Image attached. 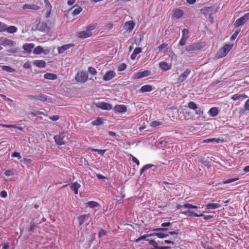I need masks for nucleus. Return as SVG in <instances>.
<instances>
[{
	"instance_id": "603ef678",
	"label": "nucleus",
	"mask_w": 249,
	"mask_h": 249,
	"mask_svg": "<svg viewBox=\"0 0 249 249\" xmlns=\"http://www.w3.org/2000/svg\"><path fill=\"white\" fill-rule=\"evenodd\" d=\"M168 236V234L162 232H158L157 237L159 238H164Z\"/></svg>"
},
{
	"instance_id": "2f4dec72",
	"label": "nucleus",
	"mask_w": 249,
	"mask_h": 249,
	"mask_svg": "<svg viewBox=\"0 0 249 249\" xmlns=\"http://www.w3.org/2000/svg\"><path fill=\"white\" fill-rule=\"evenodd\" d=\"M154 165L152 164H147L145 165H144L140 170V173L141 175H142V173L147 170L148 169H150V168L152 167Z\"/></svg>"
},
{
	"instance_id": "09e8293b",
	"label": "nucleus",
	"mask_w": 249,
	"mask_h": 249,
	"mask_svg": "<svg viewBox=\"0 0 249 249\" xmlns=\"http://www.w3.org/2000/svg\"><path fill=\"white\" fill-rule=\"evenodd\" d=\"M6 26V25L4 23L0 21V32H3L5 31Z\"/></svg>"
},
{
	"instance_id": "72a5a7b5",
	"label": "nucleus",
	"mask_w": 249,
	"mask_h": 249,
	"mask_svg": "<svg viewBox=\"0 0 249 249\" xmlns=\"http://www.w3.org/2000/svg\"><path fill=\"white\" fill-rule=\"evenodd\" d=\"M103 123V120L101 118H98L92 122L91 124L93 125H99Z\"/></svg>"
},
{
	"instance_id": "680f3d73",
	"label": "nucleus",
	"mask_w": 249,
	"mask_h": 249,
	"mask_svg": "<svg viewBox=\"0 0 249 249\" xmlns=\"http://www.w3.org/2000/svg\"><path fill=\"white\" fill-rule=\"evenodd\" d=\"M187 40V39L186 38L181 37V38L179 41V45L181 46H184L186 44Z\"/></svg>"
},
{
	"instance_id": "7c9ffc66",
	"label": "nucleus",
	"mask_w": 249,
	"mask_h": 249,
	"mask_svg": "<svg viewBox=\"0 0 249 249\" xmlns=\"http://www.w3.org/2000/svg\"><path fill=\"white\" fill-rule=\"evenodd\" d=\"M6 31L10 34H13L17 32L18 29L15 26H10L8 27L6 26Z\"/></svg>"
},
{
	"instance_id": "c03bdc74",
	"label": "nucleus",
	"mask_w": 249,
	"mask_h": 249,
	"mask_svg": "<svg viewBox=\"0 0 249 249\" xmlns=\"http://www.w3.org/2000/svg\"><path fill=\"white\" fill-rule=\"evenodd\" d=\"M215 142L217 143H219L220 142L219 139H216V138H212V139H208L204 140L203 142Z\"/></svg>"
},
{
	"instance_id": "79ce46f5",
	"label": "nucleus",
	"mask_w": 249,
	"mask_h": 249,
	"mask_svg": "<svg viewBox=\"0 0 249 249\" xmlns=\"http://www.w3.org/2000/svg\"><path fill=\"white\" fill-rule=\"evenodd\" d=\"M96 27V24H89L88 25L86 28V30L88 31V32H91V31L93 30H94Z\"/></svg>"
},
{
	"instance_id": "69168bd1",
	"label": "nucleus",
	"mask_w": 249,
	"mask_h": 249,
	"mask_svg": "<svg viewBox=\"0 0 249 249\" xmlns=\"http://www.w3.org/2000/svg\"><path fill=\"white\" fill-rule=\"evenodd\" d=\"M131 156L132 157V161L136 163L137 165H139V164H140L139 160L134 156H133L132 155H131Z\"/></svg>"
},
{
	"instance_id": "4be33fe9",
	"label": "nucleus",
	"mask_w": 249,
	"mask_h": 249,
	"mask_svg": "<svg viewBox=\"0 0 249 249\" xmlns=\"http://www.w3.org/2000/svg\"><path fill=\"white\" fill-rule=\"evenodd\" d=\"M219 110L217 107H213L210 109L208 114L211 117H215L217 115Z\"/></svg>"
},
{
	"instance_id": "c85d7f7f",
	"label": "nucleus",
	"mask_w": 249,
	"mask_h": 249,
	"mask_svg": "<svg viewBox=\"0 0 249 249\" xmlns=\"http://www.w3.org/2000/svg\"><path fill=\"white\" fill-rule=\"evenodd\" d=\"M44 78L46 79L53 80L57 78V75L53 73H46L44 75Z\"/></svg>"
},
{
	"instance_id": "9d476101",
	"label": "nucleus",
	"mask_w": 249,
	"mask_h": 249,
	"mask_svg": "<svg viewBox=\"0 0 249 249\" xmlns=\"http://www.w3.org/2000/svg\"><path fill=\"white\" fill-rule=\"evenodd\" d=\"M151 71L149 70H145L142 71H139L135 74L134 78L135 79H140L144 77L149 76L150 74Z\"/></svg>"
},
{
	"instance_id": "49530a36",
	"label": "nucleus",
	"mask_w": 249,
	"mask_h": 249,
	"mask_svg": "<svg viewBox=\"0 0 249 249\" xmlns=\"http://www.w3.org/2000/svg\"><path fill=\"white\" fill-rule=\"evenodd\" d=\"M240 29L235 31V32L232 34V35L231 37L230 40L231 41H233V40H235V38H236V37L240 33Z\"/></svg>"
},
{
	"instance_id": "3c124183",
	"label": "nucleus",
	"mask_w": 249,
	"mask_h": 249,
	"mask_svg": "<svg viewBox=\"0 0 249 249\" xmlns=\"http://www.w3.org/2000/svg\"><path fill=\"white\" fill-rule=\"evenodd\" d=\"M199 215H201V217H203V218L206 220H210L213 217V216L211 215H204L202 213L199 214Z\"/></svg>"
},
{
	"instance_id": "20e7f679",
	"label": "nucleus",
	"mask_w": 249,
	"mask_h": 249,
	"mask_svg": "<svg viewBox=\"0 0 249 249\" xmlns=\"http://www.w3.org/2000/svg\"><path fill=\"white\" fill-rule=\"evenodd\" d=\"M88 79V74L87 72L82 71L78 72L75 76V79L78 82L84 83Z\"/></svg>"
},
{
	"instance_id": "f03ea898",
	"label": "nucleus",
	"mask_w": 249,
	"mask_h": 249,
	"mask_svg": "<svg viewBox=\"0 0 249 249\" xmlns=\"http://www.w3.org/2000/svg\"><path fill=\"white\" fill-rule=\"evenodd\" d=\"M249 20V12L245 14L244 16L236 19L234 25L235 27H237L244 24L247 21Z\"/></svg>"
},
{
	"instance_id": "a878e982",
	"label": "nucleus",
	"mask_w": 249,
	"mask_h": 249,
	"mask_svg": "<svg viewBox=\"0 0 249 249\" xmlns=\"http://www.w3.org/2000/svg\"><path fill=\"white\" fill-rule=\"evenodd\" d=\"M153 89V87L152 86L149 85H144L141 87L140 91L141 92H150L152 91Z\"/></svg>"
},
{
	"instance_id": "aec40b11",
	"label": "nucleus",
	"mask_w": 249,
	"mask_h": 249,
	"mask_svg": "<svg viewBox=\"0 0 249 249\" xmlns=\"http://www.w3.org/2000/svg\"><path fill=\"white\" fill-rule=\"evenodd\" d=\"M135 23L133 21H128L125 22V27L127 31L131 32L134 28Z\"/></svg>"
},
{
	"instance_id": "052dcab7",
	"label": "nucleus",
	"mask_w": 249,
	"mask_h": 249,
	"mask_svg": "<svg viewBox=\"0 0 249 249\" xmlns=\"http://www.w3.org/2000/svg\"><path fill=\"white\" fill-rule=\"evenodd\" d=\"M4 174L6 176H11L14 175V172L11 170H7L5 172Z\"/></svg>"
},
{
	"instance_id": "c9c22d12",
	"label": "nucleus",
	"mask_w": 249,
	"mask_h": 249,
	"mask_svg": "<svg viewBox=\"0 0 249 249\" xmlns=\"http://www.w3.org/2000/svg\"><path fill=\"white\" fill-rule=\"evenodd\" d=\"M43 52V49L41 46H37L34 49V53L36 54H40Z\"/></svg>"
},
{
	"instance_id": "864d4df0",
	"label": "nucleus",
	"mask_w": 249,
	"mask_h": 249,
	"mask_svg": "<svg viewBox=\"0 0 249 249\" xmlns=\"http://www.w3.org/2000/svg\"><path fill=\"white\" fill-rule=\"evenodd\" d=\"M238 178H231V179H227V180H226L225 181H224L223 182V184H228V183H231L232 182H234L237 180H238Z\"/></svg>"
},
{
	"instance_id": "bb28decb",
	"label": "nucleus",
	"mask_w": 249,
	"mask_h": 249,
	"mask_svg": "<svg viewBox=\"0 0 249 249\" xmlns=\"http://www.w3.org/2000/svg\"><path fill=\"white\" fill-rule=\"evenodd\" d=\"M141 52H142L141 48H140V47L136 48L134 49L133 53L131 54V55L130 56L131 59L132 60L135 59L137 55L139 53H141Z\"/></svg>"
},
{
	"instance_id": "de8ad7c7",
	"label": "nucleus",
	"mask_w": 249,
	"mask_h": 249,
	"mask_svg": "<svg viewBox=\"0 0 249 249\" xmlns=\"http://www.w3.org/2000/svg\"><path fill=\"white\" fill-rule=\"evenodd\" d=\"M195 113L196 114L199 116L202 115L203 114V109L202 108L197 107L195 110Z\"/></svg>"
},
{
	"instance_id": "473e14b6",
	"label": "nucleus",
	"mask_w": 249,
	"mask_h": 249,
	"mask_svg": "<svg viewBox=\"0 0 249 249\" xmlns=\"http://www.w3.org/2000/svg\"><path fill=\"white\" fill-rule=\"evenodd\" d=\"M35 98L41 101H46L47 99V96L45 94H40L35 96Z\"/></svg>"
},
{
	"instance_id": "6e6552de",
	"label": "nucleus",
	"mask_w": 249,
	"mask_h": 249,
	"mask_svg": "<svg viewBox=\"0 0 249 249\" xmlns=\"http://www.w3.org/2000/svg\"><path fill=\"white\" fill-rule=\"evenodd\" d=\"M190 72V70L187 69L178 78V82L179 83L183 82L187 78Z\"/></svg>"
},
{
	"instance_id": "6e6d98bb",
	"label": "nucleus",
	"mask_w": 249,
	"mask_h": 249,
	"mask_svg": "<svg viewBox=\"0 0 249 249\" xmlns=\"http://www.w3.org/2000/svg\"><path fill=\"white\" fill-rule=\"evenodd\" d=\"M12 157L17 158L18 159H20L21 157L19 153L18 152H14L11 155Z\"/></svg>"
},
{
	"instance_id": "f257e3e1",
	"label": "nucleus",
	"mask_w": 249,
	"mask_h": 249,
	"mask_svg": "<svg viewBox=\"0 0 249 249\" xmlns=\"http://www.w3.org/2000/svg\"><path fill=\"white\" fill-rule=\"evenodd\" d=\"M232 45L226 44L222 47L216 53V57L218 58L225 56L232 48Z\"/></svg>"
},
{
	"instance_id": "cd10ccee",
	"label": "nucleus",
	"mask_w": 249,
	"mask_h": 249,
	"mask_svg": "<svg viewBox=\"0 0 249 249\" xmlns=\"http://www.w3.org/2000/svg\"><path fill=\"white\" fill-rule=\"evenodd\" d=\"M183 213L188 216H195V217H201V215H199V214H198L197 213H195V212H194L193 211H191L190 210L185 211L183 212Z\"/></svg>"
},
{
	"instance_id": "1a4fd4ad",
	"label": "nucleus",
	"mask_w": 249,
	"mask_h": 249,
	"mask_svg": "<svg viewBox=\"0 0 249 249\" xmlns=\"http://www.w3.org/2000/svg\"><path fill=\"white\" fill-rule=\"evenodd\" d=\"M96 107L103 109L110 110L112 108L111 104L103 102H99L96 104Z\"/></svg>"
},
{
	"instance_id": "13d9d810",
	"label": "nucleus",
	"mask_w": 249,
	"mask_h": 249,
	"mask_svg": "<svg viewBox=\"0 0 249 249\" xmlns=\"http://www.w3.org/2000/svg\"><path fill=\"white\" fill-rule=\"evenodd\" d=\"M167 230V229L165 228L164 227L155 228V229H154L152 230L153 231H164Z\"/></svg>"
},
{
	"instance_id": "39448f33",
	"label": "nucleus",
	"mask_w": 249,
	"mask_h": 249,
	"mask_svg": "<svg viewBox=\"0 0 249 249\" xmlns=\"http://www.w3.org/2000/svg\"><path fill=\"white\" fill-rule=\"evenodd\" d=\"M65 137V134L62 132L59 134L54 136L53 138L56 144L59 145H62L65 144L64 138Z\"/></svg>"
},
{
	"instance_id": "b1692460",
	"label": "nucleus",
	"mask_w": 249,
	"mask_h": 249,
	"mask_svg": "<svg viewBox=\"0 0 249 249\" xmlns=\"http://www.w3.org/2000/svg\"><path fill=\"white\" fill-rule=\"evenodd\" d=\"M81 187V185L77 182L72 183L71 185V189L73 191L75 194H78L79 188Z\"/></svg>"
},
{
	"instance_id": "2eb2a0df",
	"label": "nucleus",
	"mask_w": 249,
	"mask_h": 249,
	"mask_svg": "<svg viewBox=\"0 0 249 249\" xmlns=\"http://www.w3.org/2000/svg\"><path fill=\"white\" fill-rule=\"evenodd\" d=\"M92 35L91 32H88L87 30L79 32L77 33V36L80 38H85L90 36Z\"/></svg>"
},
{
	"instance_id": "0e129e2a",
	"label": "nucleus",
	"mask_w": 249,
	"mask_h": 249,
	"mask_svg": "<svg viewBox=\"0 0 249 249\" xmlns=\"http://www.w3.org/2000/svg\"><path fill=\"white\" fill-rule=\"evenodd\" d=\"M7 196V193L6 192V191H2L0 193V196L2 197V198H5Z\"/></svg>"
},
{
	"instance_id": "ea45409f",
	"label": "nucleus",
	"mask_w": 249,
	"mask_h": 249,
	"mask_svg": "<svg viewBox=\"0 0 249 249\" xmlns=\"http://www.w3.org/2000/svg\"><path fill=\"white\" fill-rule=\"evenodd\" d=\"M161 124V123L158 121H154L151 123L150 126H152L153 128H157L158 126Z\"/></svg>"
},
{
	"instance_id": "6ab92c4d",
	"label": "nucleus",
	"mask_w": 249,
	"mask_h": 249,
	"mask_svg": "<svg viewBox=\"0 0 249 249\" xmlns=\"http://www.w3.org/2000/svg\"><path fill=\"white\" fill-rule=\"evenodd\" d=\"M248 96L246 95L245 93L243 94H235L232 96L231 99L232 100H242L244 99L247 98Z\"/></svg>"
},
{
	"instance_id": "e433bc0d",
	"label": "nucleus",
	"mask_w": 249,
	"mask_h": 249,
	"mask_svg": "<svg viewBox=\"0 0 249 249\" xmlns=\"http://www.w3.org/2000/svg\"><path fill=\"white\" fill-rule=\"evenodd\" d=\"M212 7H204L201 9V12L203 14H207L208 12L212 11Z\"/></svg>"
},
{
	"instance_id": "c756f323",
	"label": "nucleus",
	"mask_w": 249,
	"mask_h": 249,
	"mask_svg": "<svg viewBox=\"0 0 249 249\" xmlns=\"http://www.w3.org/2000/svg\"><path fill=\"white\" fill-rule=\"evenodd\" d=\"M87 205L90 208L100 207V205L98 203L93 201H89L87 203Z\"/></svg>"
},
{
	"instance_id": "a211bd4d",
	"label": "nucleus",
	"mask_w": 249,
	"mask_h": 249,
	"mask_svg": "<svg viewBox=\"0 0 249 249\" xmlns=\"http://www.w3.org/2000/svg\"><path fill=\"white\" fill-rule=\"evenodd\" d=\"M173 16L176 18H179L183 15V11L179 8H176L173 10Z\"/></svg>"
},
{
	"instance_id": "58836bf2",
	"label": "nucleus",
	"mask_w": 249,
	"mask_h": 249,
	"mask_svg": "<svg viewBox=\"0 0 249 249\" xmlns=\"http://www.w3.org/2000/svg\"><path fill=\"white\" fill-rule=\"evenodd\" d=\"M83 10V9L81 7H77L75 8L72 12L73 16H76L80 14Z\"/></svg>"
},
{
	"instance_id": "423d86ee",
	"label": "nucleus",
	"mask_w": 249,
	"mask_h": 249,
	"mask_svg": "<svg viewBox=\"0 0 249 249\" xmlns=\"http://www.w3.org/2000/svg\"><path fill=\"white\" fill-rule=\"evenodd\" d=\"M202 47L201 46V43H196L187 46L186 47V50L189 52L195 51L196 50H199L201 49Z\"/></svg>"
},
{
	"instance_id": "7ed1b4c3",
	"label": "nucleus",
	"mask_w": 249,
	"mask_h": 249,
	"mask_svg": "<svg viewBox=\"0 0 249 249\" xmlns=\"http://www.w3.org/2000/svg\"><path fill=\"white\" fill-rule=\"evenodd\" d=\"M34 30H38L40 32L48 33L50 31V28L44 22H39L36 26V29H33Z\"/></svg>"
},
{
	"instance_id": "393cba45",
	"label": "nucleus",
	"mask_w": 249,
	"mask_h": 249,
	"mask_svg": "<svg viewBox=\"0 0 249 249\" xmlns=\"http://www.w3.org/2000/svg\"><path fill=\"white\" fill-rule=\"evenodd\" d=\"M220 207L221 205L218 203H209L206 205V210H214Z\"/></svg>"
},
{
	"instance_id": "ddd939ff",
	"label": "nucleus",
	"mask_w": 249,
	"mask_h": 249,
	"mask_svg": "<svg viewBox=\"0 0 249 249\" xmlns=\"http://www.w3.org/2000/svg\"><path fill=\"white\" fill-rule=\"evenodd\" d=\"M89 216L90 214L89 213L79 216L77 217V220L78 221L79 225H82L85 221L88 220Z\"/></svg>"
},
{
	"instance_id": "a19ab883",
	"label": "nucleus",
	"mask_w": 249,
	"mask_h": 249,
	"mask_svg": "<svg viewBox=\"0 0 249 249\" xmlns=\"http://www.w3.org/2000/svg\"><path fill=\"white\" fill-rule=\"evenodd\" d=\"M188 107L190 108L195 110L196 109L197 106H196V104L194 102L191 101L188 103Z\"/></svg>"
},
{
	"instance_id": "0eeeda50",
	"label": "nucleus",
	"mask_w": 249,
	"mask_h": 249,
	"mask_svg": "<svg viewBox=\"0 0 249 249\" xmlns=\"http://www.w3.org/2000/svg\"><path fill=\"white\" fill-rule=\"evenodd\" d=\"M0 45L6 46H13L16 44V42L14 41H13L12 40L1 37L0 39Z\"/></svg>"
},
{
	"instance_id": "4c0bfd02",
	"label": "nucleus",
	"mask_w": 249,
	"mask_h": 249,
	"mask_svg": "<svg viewBox=\"0 0 249 249\" xmlns=\"http://www.w3.org/2000/svg\"><path fill=\"white\" fill-rule=\"evenodd\" d=\"M182 36L181 37L188 39V38L189 37V31L186 29H184L182 31Z\"/></svg>"
},
{
	"instance_id": "dca6fc26",
	"label": "nucleus",
	"mask_w": 249,
	"mask_h": 249,
	"mask_svg": "<svg viewBox=\"0 0 249 249\" xmlns=\"http://www.w3.org/2000/svg\"><path fill=\"white\" fill-rule=\"evenodd\" d=\"M74 45L73 44H65L64 45H63L61 47L58 48V53L60 54L63 53L65 51L67 50L69 48H71V47L74 46Z\"/></svg>"
},
{
	"instance_id": "412c9836",
	"label": "nucleus",
	"mask_w": 249,
	"mask_h": 249,
	"mask_svg": "<svg viewBox=\"0 0 249 249\" xmlns=\"http://www.w3.org/2000/svg\"><path fill=\"white\" fill-rule=\"evenodd\" d=\"M34 44L27 43L23 46L22 48L25 51L27 52L28 53H30L32 52V49L34 48Z\"/></svg>"
},
{
	"instance_id": "338daca9",
	"label": "nucleus",
	"mask_w": 249,
	"mask_h": 249,
	"mask_svg": "<svg viewBox=\"0 0 249 249\" xmlns=\"http://www.w3.org/2000/svg\"><path fill=\"white\" fill-rule=\"evenodd\" d=\"M244 107L247 110H249V99L246 101Z\"/></svg>"
},
{
	"instance_id": "5701e85b",
	"label": "nucleus",
	"mask_w": 249,
	"mask_h": 249,
	"mask_svg": "<svg viewBox=\"0 0 249 249\" xmlns=\"http://www.w3.org/2000/svg\"><path fill=\"white\" fill-rule=\"evenodd\" d=\"M33 64L39 68H45L46 66L45 62L42 60H35Z\"/></svg>"
},
{
	"instance_id": "a18cd8bd",
	"label": "nucleus",
	"mask_w": 249,
	"mask_h": 249,
	"mask_svg": "<svg viewBox=\"0 0 249 249\" xmlns=\"http://www.w3.org/2000/svg\"><path fill=\"white\" fill-rule=\"evenodd\" d=\"M88 71L91 74L93 75H96L97 73V71L96 70V69L94 67H89Z\"/></svg>"
},
{
	"instance_id": "5fc2aeb1",
	"label": "nucleus",
	"mask_w": 249,
	"mask_h": 249,
	"mask_svg": "<svg viewBox=\"0 0 249 249\" xmlns=\"http://www.w3.org/2000/svg\"><path fill=\"white\" fill-rule=\"evenodd\" d=\"M107 234V231L104 229H102L99 232L98 236H99V237H101L103 235H105Z\"/></svg>"
},
{
	"instance_id": "4468645a",
	"label": "nucleus",
	"mask_w": 249,
	"mask_h": 249,
	"mask_svg": "<svg viewBox=\"0 0 249 249\" xmlns=\"http://www.w3.org/2000/svg\"><path fill=\"white\" fill-rule=\"evenodd\" d=\"M127 108L124 105H118L115 106L114 110L118 113H124L126 111Z\"/></svg>"
},
{
	"instance_id": "f704fd0d",
	"label": "nucleus",
	"mask_w": 249,
	"mask_h": 249,
	"mask_svg": "<svg viewBox=\"0 0 249 249\" xmlns=\"http://www.w3.org/2000/svg\"><path fill=\"white\" fill-rule=\"evenodd\" d=\"M1 69L3 71H5L9 72H12L15 71L14 69L8 66H2Z\"/></svg>"
},
{
	"instance_id": "f8f14e48",
	"label": "nucleus",
	"mask_w": 249,
	"mask_h": 249,
	"mask_svg": "<svg viewBox=\"0 0 249 249\" xmlns=\"http://www.w3.org/2000/svg\"><path fill=\"white\" fill-rule=\"evenodd\" d=\"M160 68L164 71H167L172 68V63H168L166 62H161L159 63Z\"/></svg>"
},
{
	"instance_id": "8fccbe9b",
	"label": "nucleus",
	"mask_w": 249,
	"mask_h": 249,
	"mask_svg": "<svg viewBox=\"0 0 249 249\" xmlns=\"http://www.w3.org/2000/svg\"><path fill=\"white\" fill-rule=\"evenodd\" d=\"M44 3L45 4V8L47 10L52 9V7L49 0H44Z\"/></svg>"
},
{
	"instance_id": "bf43d9fd",
	"label": "nucleus",
	"mask_w": 249,
	"mask_h": 249,
	"mask_svg": "<svg viewBox=\"0 0 249 249\" xmlns=\"http://www.w3.org/2000/svg\"><path fill=\"white\" fill-rule=\"evenodd\" d=\"M167 46V44L162 43L160 45L157 49L159 50V51H162L164 48H166Z\"/></svg>"
},
{
	"instance_id": "9b49d317",
	"label": "nucleus",
	"mask_w": 249,
	"mask_h": 249,
	"mask_svg": "<svg viewBox=\"0 0 249 249\" xmlns=\"http://www.w3.org/2000/svg\"><path fill=\"white\" fill-rule=\"evenodd\" d=\"M116 76V73L113 71H108L103 76V80L107 81L112 79Z\"/></svg>"
},
{
	"instance_id": "774afa93",
	"label": "nucleus",
	"mask_w": 249,
	"mask_h": 249,
	"mask_svg": "<svg viewBox=\"0 0 249 249\" xmlns=\"http://www.w3.org/2000/svg\"><path fill=\"white\" fill-rule=\"evenodd\" d=\"M106 150L102 149H96V151L98 152V153L102 156H103L106 152Z\"/></svg>"
},
{
	"instance_id": "e2e57ef3",
	"label": "nucleus",
	"mask_w": 249,
	"mask_h": 249,
	"mask_svg": "<svg viewBox=\"0 0 249 249\" xmlns=\"http://www.w3.org/2000/svg\"><path fill=\"white\" fill-rule=\"evenodd\" d=\"M183 207L188 209H193V205L190 203H186L183 205Z\"/></svg>"
},
{
	"instance_id": "4d7b16f0",
	"label": "nucleus",
	"mask_w": 249,
	"mask_h": 249,
	"mask_svg": "<svg viewBox=\"0 0 249 249\" xmlns=\"http://www.w3.org/2000/svg\"><path fill=\"white\" fill-rule=\"evenodd\" d=\"M126 68V65L124 63H123V64H122L121 65H120L119 67H118V71H123Z\"/></svg>"
},
{
	"instance_id": "f3484780",
	"label": "nucleus",
	"mask_w": 249,
	"mask_h": 249,
	"mask_svg": "<svg viewBox=\"0 0 249 249\" xmlns=\"http://www.w3.org/2000/svg\"><path fill=\"white\" fill-rule=\"evenodd\" d=\"M23 9H32L35 11L39 10L40 7L36 4H25L22 6Z\"/></svg>"
},
{
	"instance_id": "37998d69",
	"label": "nucleus",
	"mask_w": 249,
	"mask_h": 249,
	"mask_svg": "<svg viewBox=\"0 0 249 249\" xmlns=\"http://www.w3.org/2000/svg\"><path fill=\"white\" fill-rule=\"evenodd\" d=\"M147 241H149V244L153 246L154 249H158L159 246L154 240L147 239Z\"/></svg>"
}]
</instances>
